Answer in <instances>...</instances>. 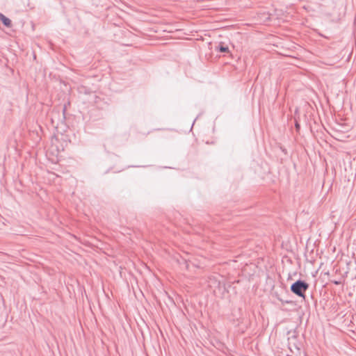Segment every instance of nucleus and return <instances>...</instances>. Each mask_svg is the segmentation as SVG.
<instances>
[{
  "mask_svg": "<svg viewBox=\"0 0 356 356\" xmlns=\"http://www.w3.org/2000/svg\"><path fill=\"white\" fill-rule=\"evenodd\" d=\"M309 284L303 280H298L291 286V291L296 296L305 298V293L308 289Z\"/></svg>",
  "mask_w": 356,
  "mask_h": 356,
  "instance_id": "1",
  "label": "nucleus"
},
{
  "mask_svg": "<svg viewBox=\"0 0 356 356\" xmlns=\"http://www.w3.org/2000/svg\"><path fill=\"white\" fill-rule=\"evenodd\" d=\"M334 284H339V282H334Z\"/></svg>",
  "mask_w": 356,
  "mask_h": 356,
  "instance_id": "4",
  "label": "nucleus"
},
{
  "mask_svg": "<svg viewBox=\"0 0 356 356\" xmlns=\"http://www.w3.org/2000/svg\"><path fill=\"white\" fill-rule=\"evenodd\" d=\"M219 51L220 52H227L229 51V49L227 47H223V46H221L220 48H219Z\"/></svg>",
  "mask_w": 356,
  "mask_h": 356,
  "instance_id": "3",
  "label": "nucleus"
},
{
  "mask_svg": "<svg viewBox=\"0 0 356 356\" xmlns=\"http://www.w3.org/2000/svg\"><path fill=\"white\" fill-rule=\"evenodd\" d=\"M0 19L6 26H11V20L1 13H0Z\"/></svg>",
  "mask_w": 356,
  "mask_h": 356,
  "instance_id": "2",
  "label": "nucleus"
}]
</instances>
